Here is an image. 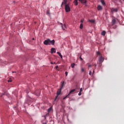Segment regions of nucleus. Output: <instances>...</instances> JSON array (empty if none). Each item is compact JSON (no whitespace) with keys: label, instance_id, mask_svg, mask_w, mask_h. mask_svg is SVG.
Here are the masks:
<instances>
[{"label":"nucleus","instance_id":"obj_29","mask_svg":"<svg viewBox=\"0 0 124 124\" xmlns=\"http://www.w3.org/2000/svg\"><path fill=\"white\" fill-rule=\"evenodd\" d=\"M82 91L83 90L82 89V88H80L79 92L82 93Z\"/></svg>","mask_w":124,"mask_h":124},{"label":"nucleus","instance_id":"obj_34","mask_svg":"<svg viewBox=\"0 0 124 124\" xmlns=\"http://www.w3.org/2000/svg\"><path fill=\"white\" fill-rule=\"evenodd\" d=\"M79 59H80L81 61H83V58H82V57H81V56L79 57Z\"/></svg>","mask_w":124,"mask_h":124},{"label":"nucleus","instance_id":"obj_38","mask_svg":"<svg viewBox=\"0 0 124 124\" xmlns=\"http://www.w3.org/2000/svg\"><path fill=\"white\" fill-rule=\"evenodd\" d=\"M43 124H47L46 123H43Z\"/></svg>","mask_w":124,"mask_h":124},{"label":"nucleus","instance_id":"obj_25","mask_svg":"<svg viewBox=\"0 0 124 124\" xmlns=\"http://www.w3.org/2000/svg\"><path fill=\"white\" fill-rule=\"evenodd\" d=\"M55 68H56V69H58V68H59V66L56 65V66H55Z\"/></svg>","mask_w":124,"mask_h":124},{"label":"nucleus","instance_id":"obj_36","mask_svg":"<svg viewBox=\"0 0 124 124\" xmlns=\"http://www.w3.org/2000/svg\"><path fill=\"white\" fill-rule=\"evenodd\" d=\"M50 63H51V64H54V62H51Z\"/></svg>","mask_w":124,"mask_h":124},{"label":"nucleus","instance_id":"obj_1","mask_svg":"<svg viewBox=\"0 0 124 124\" xmlns=\"http://www.w3.org/2000/svg\"><path fill=\"white\" fill-rule=\"evenodd\" d=\"M44 44L45 45H55V40H50L48 39L47 40H45L44 42Z\"/></svg>","mask_w":124,"mask_h":124},{"label":"nucleus","instance_id":"obj_41","mask_svg":"<svg viewBox=\"0 0 124 124\" xmlns=\"http://www.w3.org/2000/svg\"><path fill=\"white\" fill-rule=\"evenodd\" d=\"M53 63H54L55 64H56V62H54Z\"/></svg>","mask_w":124,"mask_h":124},{"label":"nucleus","instance_id":"obj_27","mask_svg":"<svg viewBox=\"0 0 124 124\" xmlns=\"http://www.w3.org/2000/svg\"><path fill=\"white\" fill-rule=\"evenodd\" d=\"M65 75H66V76H67V75H68V73H67V72H65Z\"/></svg>","mask_w":124,"mask_h":124},{"label":"nucleus","instance_id":"obj_37","mask_svg":"<svg viewBox=\"0 0 124 124\" xmlns=\"http://www.w3.org/2000/svg\"><path fill=\"white\" fill-rule=\"evenodd\" d=\"M94 67H96V64H94Z\"/></svg>","mask_w":124,"mask_h":124},{"label":"nucleus","instance_id":"obj_9","mask_svg":"<svg viewBox=\"0 0 124 124\" xmlns=\"http://www.w3.org/2000/svg\"><path fill=\"white\" fill-rule=\"evenodd\" d=\"M87 65L88 66V69H90V68H91V67H93V65L91 64H90V63H88L87 64Z\"/></svg>","mask_w":124,"mask_h":124},{"label":"nucleus","instance_id":"obj_12","mask_svg":"<svg viewBox=\"0 0 124 124\" xmlns=\"http://www.w3.org/2000/svg\"><path fill=\"white\" fill-rule=\"evenodd\" d=\"M74 3L75 5H78V0H75L74 1Z\"/></svg>","mask_w":124,"mask_h":124},{"label":"nucleus","instance_id":"obj_21","mask_svg":"<svg viewBox=\"0 0 124 124\" xmlns=\"http://www.w3.org/2000/svg\"><path fill=\"white\" fill-rule=\"evenodd\" d=\"M74 66H75V63H72L71 64V67L72 68H74Z\"/></svg>","mask_w":124,"mask_h":124},{"label":"nucleus","instance_id":"obj_22","mask_svg":"<svg viewBox=\"0 0 124 124\" xmlns=\"http://www.w3.org/2000/svg\"><path fill=\"white\" fill-rule=\"evenodd\" d=\"M79 28H80V29H83V24H82V23H81V24H80Z\"/></svg>","mask_w":124,"mask_h":124},{"label":"nucleus","instance_id":"obj_31","mask_svg":"<svg viewBox=\"0 0 124 124\" xmlns=\"http://www.w3.org/2000/svg\"><path fill=\"white\" fill-rule=\"evenodd\" d=\"M82 94V93L81 92H79L78 93V95H81Z\"/></svg>","mask_w":124,"mask_h":124},{"label":"nucleus","instance_id":"obj_16","mask_svg":"<svg viewBox=\"0 0 124 124\" xmlns=\"http://www.w3.org/2000/svg\"><path fill=\"white\" fill-rule=\"evenodd\" d=\"M57 54H58L59 55V56H60V58H61V59H62V54L60 53V52H57Z\"/></svg>","mask_w":124,"mask_h":124},{"label":"nucleus","instance_id":"obj_5","mask_svg":"<svg viewBox=\"0 0 124 124\" xmlns=\"http://www.w3.org/2000/svg\"><path fill=\"white\" fill-rule=\"evenodd\" d=\"M74 92H75V89H72L71 90L70 92L68 94V95H67L65 97H64L63 99H65L68 96V95H70V94H71L72 93H74Z\"/></svg>","mask_w":124,"mask_h":124},{"label":"nucleus","instance_id":"obj_20","mask_svg":"<svg viewBox=\"0 0 124 124\" xmlns=\"http://www.w3.org/2000/svg\"><path fill=\"white\" fill-rule=\"evenodd\" d=\"M89 22H90V23H92V24H94V20H89Z\"/></svg>","mask_w":124,"mask_h":124},{"label":"nucleus","instance_id":"obj_30","mask_svg":"<svg viewBox=\"0 0 124 124\" xmlns=\"http://www.w3.org/2000/svg\"><path fill=\"white\" fill-rule=\"evenodd\" d=\"M81 71H82V72H84V68H82L81 69Z\"/></svg>","mask_w":124,"mask_h":124},{"label":"nucleus","instance_id":"obj_11","mask_svg":"<svg viewBox=\"0 0 124 124\" xmlns=\"http://www.w3.org/2000/svg\"><path fill=\"white\" fill-rule=\"evenodd\" d=\"M79 1H80L81 3H86L87 2L86 0H79Z\"/></svg>","mask_w":124,"mask_h":124},{"label":"nucleus","instance_id":"obj_32","mask_svg":"<svg viewBox=\"0 0 124 124\" xmlns=\"http://www.w3.org/2000/svg\"><path fill=\"white\" fill-rule=\"evenodd\" d=\"M97 55H100V52H97Z\"/></svg>","mask_w":124,"mask_h":124},{"label":"nucleus","instance_id":"obj_19","mask_svg":"<svg viewBox=\"0 0 124 124\" xmlns=\"http://www.w3.org/2000/svg\"><path fill=\"white\" fill-rule=\"evenodd\" d=\"M106 34V32H105V31H103L101 32V35H102L104 36V35H105Z\"/></svg>","mask_w":124,"mask_h":124},{"label":"nucleus","instance_id":"obj_15","mask_svg":"<svg viewBox=\"0 0 124 124\" xmlns=\"http://www.w3.org/2000/svg\"><path fill=\"white\" fill-rule=\"evenodd\" d=\"M112 25H115V24H116V19H112Z\"/></svg>","mask_w":124,"mask_h":124},{"label":"nucleus","instance_id":"obj_33","mask_svg":"<svg viewBox=\"0 0 124 124\" xmlns=\"http://www.w3.org/2000/svg\"><path fill=\"white\" fill-rule=\"evenodd\" d=\"M4 94H5V93H3L1 94V95L0 96V97H1L2 96V95H4Z\"/></svg>","mask_w":124,"mask_h":124},{"label":"nucleus","instance_id":"obj_4","mask_svg":"<svg viewBox=\"0 0 124 124\" xmlns=\"http://www.w3.org/2000/svg\"><path fill=\"white\" fill-rule=\"evenodd\" d=\"M110 10L112 14H113V13H117V12H118L119 10L117 8H110Z\"/></svg>","mask_w":124,"mask_h":124},{"label":"nucleus","instance_id":"obj_8","mask_svg":"<svg viewBox=\"0 0 124 124\" xmlns=\"http://www.w3.org/2000/svg\"><path fill=\"white\" fill-rule=\"evenodd\" d=\"M51 54H53V53H56V48H53V47L51 48Z\"/></svg>","mask_w":124,"mask_h":124},{"label":"nucleus","instance_id":"obj_23","mask_svg":"<svg viewBox=\"0 0 124 124\" xmlns=\"http://www.w3.org/2000/svg\"><path fill=\"white\" fill-rule=\"evenodd\" d=\"M46 14L48 15V16H50V11H47Z\"/></svg>","mask_w":124,"mask_h":124},{"label":"nucleus","instance_id":"obj_6","mask_svg":"<svg viewBox=\"0 0 124 124\" xmlns=\"http://www.w3.org/2000/svg\"><path fill=\"white\" fill-rule=\"evenodd\" d=\"M61 93H62V88L58 89L57 91V95L56 96V98H58V96L61 94Z\"/></svg>","mask_w":124,"mask_h":124},{"label":"nucleus","instance_id":"obj_28","mask_svg":"<svg viewBox=\"0 0 124 124\" xmlns=\"http://www.w3.org/2000/svg\"><path fill=\"white\" fill-rule=\"evenodd\" d=\"M8 82L9 83L10 82H12V80L11 79H9Z\"/></svg>","mask_w":124,"mask_h":124},{"label":"nucleus","instance_id":"obj_3","mask_svg":"<svg viewBox=\"0 0 124 124\" xmlns=\"http://www.w3.org/2000/svg\"><path fill=\"white\" fill-rule=\"evenodd\" d=\"M104 61V58L102 57V56H100L99 58V66H101V63L103 62Z\"/></svg>","mask_w":124,"mask_h":124},{"label":"nucleus","instance_id":"obj_14","mask_svg":"<svg viewBox=\"0 0 124 124\" xmlns=\"http://www.w3.org/2000/svg\"><path fill=\"white\" fill-rule=\"evenodd\" d=\"M35 93V94L36 95H37V96H39V95H40V91H39V92L37 93H36V92H35V93Z\"/></svg>","mask_w":124,"mask_h":124},{"label":"nucleus","instance_id":"obj_26","mask_svg":"<svg viewBox=\"0 0 124 124\" xmlns=\"http://www.w3.org/2000/svg\"><path fill=\"white\" fill-rule=\"evenodd\" d=\"M80 22H81V23H83V22H84V19H81V20H80Z\"/></svg>","mask_w":124,"mask_h":124},{"label":"nucleus","instance_id":"obj_13","mask_svg":"<svg viewBox=\"0 0 124 124\" xmlns=\"http://www.w3.org/2000/svg\"><path fill=\"white\" fill-rule=\"evenodd\" d=\"M62 28L63 31H65V29H66V25H65V24H63L62 25Z\"/></svg>","mask_w":124,"mask_h":124},{"label":"nucleus","instance_id":"obj_7","mask_svg":"<svg viewBox=\"0 0 124 124\" xmlns=\"http://www.w3.org/2000/svg\"><path fill=\"white\" fill-rule=\"evenodd\" d=\"M52 111V108H50L48 109V113L45 116V119H46V117H47V115H49V113H50Z\"/></svg>","mask_w":124,"mask_h":124},{"label":"nucleus","instance_id":"obj_24","mask_svg":"<svg viewBox=\"0 0 124 124\" xmlns=\"http://www.w3.org/2000/svg\"><path fill=\"white\" fill-rule=\"evenodd\" d=\"M89 75H92V71H89Z\"/></svg>","mask_w":124,"mask_h":124},{"label":"nucleus","instance_id":"obj_2","mask_svg":"<svg viewBox=\"0 0 124 124\" xmlns=\"http://www.w3.org/2000/svg\"><path fill=\"white\" fill-rule=\"evenodd\" d=\"M64 4H65V10L66 12H70V7H69V4H66L67 0H63Z\"/></svg>","mask_w":124,"mask_h":124},{"label":"nucleus","instance_id":"obj_10","mask_svg":"<svg viewBox=\"0 0 124 124\" xmlns=\"http://www.w3.org/2000/svg\"><path fill=\"white\" fill-rule=\"evenodd\" d=\"M97 8L98 11L102 10V7L100 5H98Z\"/></svg>","mask_w":124,"mask_h":124},{"label":"nucleus","instance_id":"obj_18","mask_svg":"<svg viewBox=\"0 0 124 124\" xmlns=\"http://www.w3.org/2000/svg\"><path fill=\"white\" fill-rule=\"evenodd\" d=\"M101 2L102 4H103V5H105L106 3H105V1H104V0H101Z\"/></svg>","mask_w":124,"mask_h":124},{"label":"nucleus","instance_id":"obj_17","mask_svg":"<svg viewBox=\"0 0 124 124\" xmlns=\"http://www.w3.org/2000/svg\"><path fill=\"white\" fill-rule=\"evenodd\" d=\"M64 85V81H62L61 86V89H62L63 88Z\"/></svg>","mask_w":124,"mask_h":124},{"label":"nucleus","instance_id":"obj_35","mask_svg":"<svg viewBox=\"0 0 124 124\" xmlns=\"http://www.w3.org/2000/svg\"><path fill=\"white\" fill-rule=\"evenodd\" d=\"M62 5H63V2H62V4H61V7H62Z\"/></svg>","mask_w":124,"mask_h":124},{"label":"nucleus","instance_id":"obj_43","mask_svg":"<svg viewBox=\"0 0 124 124\" xmlns=\"http://www.w3.org/2000/svg\"><path fill=\"white\" fill-rule=\"evenodd\" d=\"M57 99V98H56V99H55V100H56Z\"/></svg>","mask_w":124,"mask_h":124},{"label":"nucleus","instance_id":"obj_42","mask_svg":"<svg viewBox=\"0 0 124 124\" xmlns=\"http://www.w3.org/2000/svg\"><path fill=\"white\" fill-rule=\"evenodd\" d=\"M57 99V98H56V99H55V100H56Z\"/></svg>","mask_w":124,"mask_h":124},{"label":"nucleus","instance_id":"obj_39","mask_svg":"<svg viewBox=\"0 0 124 124\" xmlns=\"http://www.w3.org/2000/svg\"><path fill=\"white\" fill-rule=\"evenodd\" d=\"M94 73V70L93 71V74Z\"/></svg>","mask_w":124,"mask_h":124},{"label":"nucleus","instance_id":"obj_40","mask_svg":"<svg viewBox=\"0 0 124 124\" xmlns=\"http://www.w3.org/2000/svg\"><path fill=\"white\" fill-rule=\"evenodd\" d=\"M32 40H34V38H33L32 39Z\"/></svg>","mask_w":124,"mask_h":124}]
</instances>
